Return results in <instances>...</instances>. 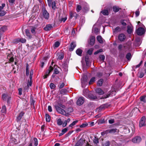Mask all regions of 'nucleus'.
Wrapping results in <instances>:
<instances>
[{"mask_svg": "<svg viewBox=\"0 0 146 146\" xmlns=\"http://www.w3.org/2000/svg\"><path fill=\"white\" fill-rule=\"evenodd\" d=\"M117 129L116 128H113L111 129L106 130L105 131L102 132L101 133L102 135H104L105 134L108 133L112 134L117 132Z\"/></svg>", "mask_w": 146, "mask_h": 146, "instance_id": "f257e3e1", "label": "nucleus"}, {"mask_svg": "<svg viewBox=\"0 0 146 146\" xmlns=\"http://www.w3.org/2000/svg\"><path fill=\"white\" fill-rule=\"evenodd\" d=\"M111 8V7L110 6L105 7V9L101 11V13L104 15H108L109 14V12L110 11Z\"/></svg>", "mask_w": 146, "mask_h": 146, "instance_id": "f03ea898", "label": "nucleus"}, {"mask_svg": "<svg viewBox=\"0 0 146 146\" xmlns=\"http://www.w3.org/2000/svg\"><path fill=\"white\" fill-rule=\"evenodd\" d=\"M55 107L56 110L59 113L63 115L67 116V115L66 114V113L64 110L62 109L58 106H55Z\"/></svg>", "mask_w": 146, "mask_h": 146, "instance_id": "7ed1b4c3", "label": "nucleus"}, {"mask_svg": "<svg viewBox=\"0 0 146 146\" xmlns=\"http://www.w3.org/2000/svg\"><path fill=\"white\" fill-rule=\"evenodd\" d=\"M136 32L137 35L141 36L145 33V30L143 28L140 27L136 30Z\"/></svg>", "mask_w": 146, "mask_h": 146, "instance_id": "20e7f679", "label": "nucleus"}, {"mask_svg": "<svg viewBox=\"0 0 146 146\" xmlns=\"http://www.w3.org/2000/svg\"><path fill=\"white\" fill-rule=\"evenodd\" d=\"M42 13L44 17L46 19L48 20L49 17V14L46 10L45 8H44L42 10Z\"/></svg>", "mask_w": 146, "mask_h": 146, "instance_id": "39448f33", "label": "nucleus"}, {"mask_svg": "<svg viewBox=\"0 0 146 146\" xmlns=\"http://www.w3.org/2000/svg\"><path fill=\"white\" fill-rule=\"evenodd\" d=\"M118 38L120 42H124L125 40L126 36L124 34L121 33L118 36Z\"/></svg>", "mask_w": 146, "mask_h": 146, "instance_id": "423d86ee", "label": "nucleus"}, {"mask_svg": "<svg viewBox=\"0 0 146 146\" xmlns=\"http://www.w3.org/2000/svg\"><path fill=\"white\" fill-rule=\"evenodd\" d=\"M53 70V68L51 66H50L46 72L45 75L43 76L44 79L46 78L49 75L50 72Z\"/></svg>", "mask_w": 146, "mask_h": 146, "instance_id": "0eeeda50", "label": "nucleus"}, {"mask_svg": "<svg viewBox=\"0 0 146 146\" xmlns=\"http://www.w3.org/2000/svg\"><path fill=\"white\" fill-rule=\"evenodd\" d=\"M84 102V99L83 97H80L78 99L76 103L77 105L80 106L82 105Z\"/></svg>", "mask_w": 146, "mask_h": 146, "instance_id": "6e6552de", "label": "nucleus"}, {"mask_svg": "<svg viewBox=\"0 0 146 146\" xmlns=\"http://www.w3.org/2000/svg\"><path fill=\"white\" fill-rule=\"evenodd\" d=\"M87 76L85 75L83 76L82 78L81 79L82 86L83 88L84 87L85 85L86 84V83L87 81Z\"/></svg>", "mask_w": 146, "mask_h": 146, "instance_id": "1a4fd4ad", "label": "nucleus"}, {"mask_svg": "<svg viewBox=\"0 0 146 146\" xmlns=\"http://www.w3.org/2000/svg\"><path fill=\"white\" fill-rule=\"evenodd\" d=\"M141 140V137L138 136H136L133 138L132 139V141L134 143H139Z\"/></svg>", "mask_w": 146, "mask_h": 146, "instance_id": "9d476101", "label": "nucleus"}, {"mask_svg": "<svg viewBox=\"0 0 146 146\" xmlns=\"http://www.w3.org/2000/svg\"><path fill=\"white\" fill-rule=\"evenodd\" d=\"M145 116L142 117L141 118L139 124V125L140 127H142L145 125Z\"/></svg>", "mask_w": 146, "mask_h": 146, "instance_id": "9b49d317", "label": "nucleus"}, {"mask_svg": "<svg viewBox=\"0 0 146 146\" xmlns=\"http://www.w3.org/2000/svg\"><path fill=\"white\" fill-rule=\"evenodd\" d=\"M85 140L83 139H80L76 143L75 146H79L82 145L84 142Z\"/></svg>", "mask_w": 146, "mask_h": 146, "instance_id": "f8f14e48", "label": "nucleus"}, {"mask_svg": "<svg viewBox=\"0 0 146 146\" xmlns=\"http://www.w3.org/2000/svg\"><path fill=\"white\" fill-rule=\"evenodd\" d=\"M82 6L85 11H87L89 9V8L88 5L85 2L82 3Z\"/></svg>", "mask_w": 146, "mask_h": 146, "instance_id": "ddd939ff", "label": "nucleus"}, {"mask_svg": "<svg viewBox=\"0 0 146 146\" xmlns=\"http://www.w3.org/2000/svg\"><path fill=\"white\" fill-rule=\"evenodd\" d=\"M122 29L119 27H117L113 30V33L114 34H116L118 33L121 31Z\"/></svg>", "mask_w": 146, "mask_h": 146, "instance_id": "4468645a", "label": "nucleus"}, {"mask_svg": "<svg viewBox=\"0 0 146 146\" xmlns=\"http://www.w3.org/2000/svg\"><path fill=\"white\" fill-rule=\"evenodd\" d=\"M95 38L94 36H92L90 37L89 44L91 45H93L95 43Z\"/></svg>", "mask_w": 146, "mask_h": 146, "instance_id": "2eb2a0df", "label": "nucleus"}, {"mask_svg": "<svg viewBox=\"0 0 146 146\" xmlns=\"http://www.w3.org/2000/svg\"><path fill=\"white\" fill-rule=\"evenodd\" d=\"M76 46V44L75 42H72L70 44V47L69 50L70 51H72Z\"/></svg>", "mask_w": 146, "mask_h": 146, "instance_id": "dca6fc26", "label": "nucleus"}, {"mask_svg": "<svg viewBox=\"0 0 146 146\" xmlns=\"http://www.w3.org/2000/svg\"><path fill=\"white\" fill-rule=\"evenodd\" d=\"M25 113L23 111H21L17 117V122H18L20 121L22 117L24 115Z\"/></svg>", "mask_w": 146, "mask_h": 146, "instance_id": "f3484780", "label": "nucleus"}, {"mask_svg": "<svg viewBox=\"0 0 146 146\" xmlns=\"http://www.w3.org/2000/svg\"><path fill=\"white\" fill-rule=\"evenodd\" d=\"M96 92L99 95H102L104 94V92L99 88H97L96 90Z\"/></svg>", "mask_w": 146, "mask_h": 146, "instance_id": "a211bd4d", "label": "nucleus"}, {"mask_svg": "<svg viewBox=\"0 0 146 146\" xmlns=\"http://www.w3.org/2000/svg\"><path fill=\"white\" fill-rule=\"evenodd\" d=\"M25 32L26 35L29 39H31L32 38V35H31L29 30L26 29Z\"/></svg>", "mask_w": 146, "mask_h": 146, "instance_id": "6ab92c4d", "label": "nucleus"}, {"mask_svg": "<svg viewBox=\"0 0 146 146\" xmlns=\"http://www.w3.org/2000/svg\"><path fill=\"white\" fill-rule=\"evenodd\" d=\"M52 28V25L49 24L46 25V27H44V29L46 31H48L50 30Z\"/></svg>", "mask_w": 146, "mask_h": 146, "instance_id": "aec40b11", "label": "nucleus"}, {"mask_svg": "<svg viewBox=\"0 0 146 146\" xmlns=\"http://www.w3.org/2000/svg\"><path fill=\"white\" fill-rule=\"evenodd\" d=\"M7 30V27L6 26H3L0 29V34L2 35L4 32H5Z\"/></svg>", "mask_w": 146, "mask_h": 146, "instance_id": "412c9836", "label": "nucleus"}, {"mask_svg": "<svg viewBox=\"0 0 146 146\" xmlns=\"http://www.w3.org/2000/svg\"><path fill=\"white\" fill-rule=\"evenodd\" d=\"M70 18L71 19L73 17H75V18L76 19L78 15L76 13H73L72 11L70 12Z\"/></svg>", "mask_w": 146, "mask_h": 146, "instance_id": "4be33fe9", "label": "nucleus"}, {"mask_svg": "<svg viewBox=\"0 0 146 146\" xmlns=\"http://www.w3.org/2000/svg\"><path fill=\"white\" fill-rule=\"evenodd\" d=\"M32 144L33 143L34 146H37L38 145V141L36 138H34L33 139V141H32Z\"/></svg>", "mask_w": 146, "mask_h": 146, "instance_id": "5701e85b", "label": "nucleus"}, {"mask_svg": "<svg viewBox=\"0 0 146 146\" xmlns=\"http://www.w3.org/2000/svg\"><path fill=\"white\" fill-rule=\"evenodd\" d=\"M82 51L80 48L78 49L76 51V54L79 56H81L82 53Z\"/></svg>", "mask_w": 146, "mask_h": 146, "instance_id": "b1692460", "label": "nucleus"}, {"mask_svg": "<svg viewBox=\"0 0 146 146\" xmlns=\"http://www.w3.org/2000/svg\"><path fill=\"white\" fill-rule=\"evenodd\" d=\"M127 32L128 34H130L133 31V29L130 26H127Z\"/></svg>", "mask_w": 146, "mask_h": 146, "instance_id": "393cba45", "label": "nucleus"}, {"mask_svg": "<svg viewBox=\"0 0 146 146\" xmlns=\"http://www.w3.org/2000/svg\"><path fill=\"white\" fill-rule=\"evenodd\" d=\"M97 39L98 41L100 43L102 44L103 43V41L102 40V37L100 36H98L97 37Z\"/></svg>", "mask_w": 146, "mask_h": 146, "instance_id": "a878e982", "label": "nucleus"}, {"mask_svg": "<svg viewBox=\"0 0 146 146\" xmlns=\"http://www.w3.org/2000/svg\"><path fill=\"white\" fill-rule=\"evenodd\" d=\"M30 27L31 28V32L33 34H35V31L36 29V28L32 26H30Z\"/></svg>", "mask_w": 146, "mask_h": 146, "instance_id": "bb28decb", "label": "nucleus"}, {"mask_svg": "<svg viewBox=\"0 0 146 146\" xmlns=\"http://www.w3.org/2000/svg\"><path fill=\"white\" fill-rule=\"evenodd\" d=\"M45 118L46 121L49 122L50 121L51 118L50 116L48 114H46Z\"/></svg>", "mask_w": 146, "mask_h": 146, "instance_id": "cd10ccee", "label": "nucleus"}, {"mask_svg": "<svg viewBox=\"0 0 146 146\" xmlns=\"http://www.w3.org/2000/svg\"><path fill=\"white\" fill-rule=\"evenodd\" d=\"M108 104H106L102 105L101 106H100V108L101 110H102L103 109H105L106 108H108Z\"/></svg>", "mask_w": 146, "mask_h": 146, "instance_id": "c85d7f7f", "label": "nucleus"}, {"mask_svg": "<svg viewBox=\"0 0 146 146\" xmlns=\"http://www.w3.org/2000/svg\"><path fill=\"white\" fill-rule=\"evenodd\" d=\"M9 96L7 94H4L2 95V98L3 100L6 101Z\"/></svg>", "mask_w": 146, "mask_h": 146, "instance_id": "c756f323", "label": "nucleus"}, {"mask_svg": "<svg viewBox=\"0 0 146 146\" xmlns=\"http://www.w3.org/2000/svg\"><path fill=\"white\" fill-rule=\"evenodd\" d=\"M52 9L54 10L56 8V3L55 1H54L52 2Z\"/></svg>", "mask_w": 146, "mask_h": 146, "instance_id": "7c9ffc66", "label": "nucleus"}, {"mask_svg": "<svg viewBox=\"0 0 146 146\" xmlns=\"http://www.w3.org/2000/svg\"><path fill=\"white\" fill-rule=\"evenodd\" d=\"M82 7L81 5H77L76 7V11L78 12L80 11L82 9Z\"/></svg>", "mask_w": 146, "mask_h": 146, "instance_id": "2f4dec72", "label": "nucleus"}, {"mask_svg": "<svg viewBox=\"0 0 146 146\" xmlns=\"http://www.w3.org/2000/svg\"><path fill=\"white\" fill-rule=\"evenodd\" d=\"M6 111V108L5 106L4 105L2 107L1 112L3 113H5Z\"/></svg>", "mask_w": 146, "mask_h": 146, "instance_id": "473e14b6", "label": "nucleus"}, {"mask_svg": "<svg viewBox=\"0 0 146 146\" xmlns=\"http://www.w3.org/2000/svg\"><path fill=\"white\" fill-rule=\"evenodd\" d=\"M95 79L96 78L94 77L92 78L89 82V84L90 85L94 82L95 81Z\"/></svg>", "mask_w": 146, "mask_h": 146, "instance_id": "72a5a7b5", "label": "nucleus"}, {"mask_svg": "<svg viewBox=\"0 0 146 146\" xmlns=\"http://www.w3.org/2000/svg\"><path fill=\"white\" fill-rule=\"evenodd\" d=\"M26 74L27 76H28L29 75V65L27 64L26 68Z\"/></svg>", "mask_w": 146, "mask_h": 146, "instance_id": "f704fd0d", "label": "nucleus"}, {"mask_svg": "<svg viewBox=\"0 0 146 146\" xmlns=\"http://www.w3.org/2000/svg\"><path fill=\"white\" fill-rule=\"evenodd\" d=\"M104 81L103 79H100L99 80L97 83V84L99 86H102V84L103 82Z\"/></svg>", "mask_w": 146, "mask_h": 146, "instance_id": "c9c22d12", "label": "nucleus"}, {"mask_svg": "<svg viewBox=\"0 0 146 146\" xmlns=\"http://www.w3.org/2000/svg\"><path fill=\"white\" fill-rule=\"evenodd\" d=\"M57 122L58 125H61L63 123V122L60 118H59L57 120Z\"/></svg>", "mask_w": 146, "mask_h": 146, "instance_id": "e433bc0d", "label": "nucleus"}, {"mask_svg": "<svg viewBox=\"0 0 146 146\" xmlns=\"http://www.w3.org/2000/svg\"><path fill=\"white\" fill-rule=\"evenodd\" d=\"M113 11L115 12H118L120 9L119 7L116 6H114L113 7Z\"/></svg>", "mask_w": 146, "mask_h": 146, "instance_id": "4c0bfd02", "label": "nucleus"}, {"mask_svg": "<svg viewBox=\"0 0 146 146\" xmlns=\"http://www.w3.org/2000/svg\"><path fill=\"white\" fill-rule=\"evenodd\" d=\"M93 141L94 143L97 145L99 143L98 139L96 137H95Z\"/></svg>", "mask_w": 146, "mask_h": 146, "instance_id": "58836bf2", "label": "nucleus"}, {"mask_svg": "<svg viewBox=\"0 0 146 146\" xmlns=\"http://www.w3.org/2000/svg\"><path fill=\"white\" fill-rule=\"evenodd\" d=\"M78 122V120H75L72 122L71 124H70L69 126L70 127H72L73 126L75 125Z\"/></svg>", "mask_w": 146, "mask_h": 146, "instance_id": "ea45409f", "label": "nucleus"}, {"mask_svg": "<svg viewBox=\"0 0 146 146\" xmlns=\"http://www.w3.org/2000/svg\"><path fill=\"white\" fill-rule=\"evenodd\" d=\"M6 13V11L4 10H1L0 11V17L4 16Z\"/></svg>", "mask_w": 146, "mask_h": 146, "instance_id": "a19ab883", "label": "nucleus"}, {"mask_svg": "<svg viewBox=\"0 0 146 146\" xmlns=\"http://www.w3.org/2000/svg\"><path fill=\"white\" fill-rule=\"evenodd\" d=\"M33 74V72L32 69L30 72V79L31 80H32V76Z\"/></svg>", "mask_w": 146, "mask_h": 146, "instance_id": "79ce46f5", "label": "nucleus"}, {"mask_svg": "<svg viewBox=\"0 0 146 146\" xmlns=\"http://www.w3.org/2000/svg\"><path fill=\"white\" fill-rule=\"evenodd\" d=\"M93 48H91L88 50L87 52V53L89 55H92V52L93 51Z\"/></svg>", "mask_w": 146, "mask_h": 146, "instance_id": "37998d69", "label": "nucleus"}, {"mask_svg": "<svg viewBox=\"0 0 146 146\" xmlns=\"http://www.w3.org/2000/svg\"><path fill=\"white\" fill-rule=\"evenodd\" d=\"M131 54L130 53H128L126 55V58L128 60H130L131 58Z\"/></svg>", "mask_w": 146, "mask_h": 146, "instance_id": "c03bdc74", "label": "nucleus"}, {"mask_svg": "<svg viewBox=\"0 0 146 146\" xmlns=\"http://www.w3.org/2000/svg\"><path fill=\"white\" fill-rule=\"evenodd\" d=\"M67 19V17L62 18L60 19H59V21H60V23L62 22H63L64 23L66 20Z\"/></svg>", "mask_w": 146, "mask_h": 146, "instance_id": "a18cd8bd", "label": "nucleus"}, {"mask_svg": "<svg viewBox=\"0 0 146 146\" xmlns=\"http://www.w3.org/2000/svg\"><path fill=\"white\" fill-rule=\"evenodd\" d=\"M88 125V123H84L82 124L81 125H80V127L81 128H84L86 127Z\"/></svg>", "mask_w": 146, "mask_h": 146, "instance_id": "49530a36", "label": "nucleus"}, {"mask_svg": "<svg viewBox=\"0 0 146 146\" xmlns=\"http://www.w3.org/2000/svg\"><path fill=\"white\" fill-rule=\"evenodd\" d=\"M49 86L51 89H54L56 87L55 85L53 83H51Z\"/></svg>", "mask_w": 146, "mask_h": 146, "instance_id": "de8ad7c7", "label": "nucleus"}, {"mask_svg": "<svg viewBox=\"0 0 146 146\" xmlns=\"http://www.w3.org/2000/svg\"><path fill=\"white\" fill-rule=\"evenodd\" d=\"M20 42V38L15 39L13 40V42L15 44H17Z\"/></svg>", "mask_w": 146, "mask_h": 146, "instance_id": "09e8293b", "label": "nucleus"}, {"mask_svg": "<svg viewBox=\"0 0 146 146\" xmlns=\"http://www.w3.org/2000/svg\"><path fill=\"white\" fill-rule=\"evenodd\" d=\"M145 96H142L140 97V100L141 101L143 102L144 103H145L146 102L145 98Z\"/></svg>", "mask_w": 146, "mask_h": 146, "instance_id": "8fccbe9b", "label": "nucleus"}, {"mask_svg": "<svg viewBox=\"0 0 146 146\" xmlns=\"http://www.w3.org/2000/svg\"><path fill=\"white\" fill-rule=\"evenodd\" d=\"M67 91V89H62L60 91V93L61 94H65Z\"/></svg>", "mask_w": 146, "mask_h": 146, "instance_id": "3c124183", "label": "nucleus"}, {"mask_svg": "<svg viewBox=\"0 0 146 146\" xmlns=\"http://www.w3.org/2000/svg\"><path fill=\"white\" fill-rule=\"evenodd\" d=\"M64 58V56L62 54H59L58 55V58L59 60H62Z\"/></svg>", "mask_w": 146, "mask_h": 146, "instance_id": "603ef678", "label": "nucleus"}, {"mask_svg": "<svg viewBox=\"0 0 146 146\" xmlns=\"http://www.w3.org/2000/svg\"><path fill=\"white\" fill-rule=\"evenodd\" d=\"M99 58L101 60L104 61L105 60V56L104 55H100Z\"/></svg>", "mask_w": 146, "mask_h": 146, "instance_id": "864d4df0", "label": "nucleus"}, {"mask_svg": "<svg viewBox=\"0 0 146 146\" xmlns=\"http://www.w3.org/2000/svg\"><path fill=\"white\" fill-rule=\"evenodd\" d=\"M125 20H121L120 21V23L123 26H126V23L125 22Z\"/></svg>", "mask_w": 146, "mask_h": 146, "instance_id": "5fc2aeb1", "label": "nucleus"}, {"mask_svg": "<svg viewBox=\"0 0 146 146\" xmlns=\"http://www.w3.org/2000/svg\"><path fill=\"white\" fill-rule=\"evenodd\" d=\"M32 84V80H30V81H29L27 84V87H29L30 86H31Z\"/></svg>", "mask_w": 146, "mask_h": 146, "instance_id": "6e6d98bb", "label": "nucleus"}, {"mask_svg": "<svg viewBox=\"0 0 146 146\" xmlns=\"http://www.w3.org/2000/svg\"><path fill=\"white\" fill-rule=\"evenodd\" d=\"M59 72L58 69L56 68H55L54 70V74H58L59 73Z\"/></svg>", "mask_w": 146, "mask_h": 146, "instance_id": "4d7b16f0", "label": "nucleus"}, {"mask_svg": "<svg viewBox=\"0 0 146 146\" xmlns=\"http://www.w3.org/2000/svg\"><path fill=\"white\" fill-rule=\"evenodd\" d=\"M60 84H61V83H60ZM64 85H65V84H64V83H63V82L62 83H61V84H60L59 85V86H58L59 88V89L62 88L64 87Z\"/></svg>", "mask_w": 146, "mask_h": 146, "instance_id": "13d9d810", "label": "nucleus"}, {"mask_svg": "<svg viewBox=\"0 0 146 146\" xmlns=\"http://www.w3.org/2000/svg\"><path fill=\"white\" fill-rule=\"evenodd\" d=\"M60 44V43L59 42L56 41L54 45L57 48V47H58L59 46Z\"/></svg>", "mask_w": 146, "mask_h": 146, "instance_id": "bf43d9fd", "label": "nucleus"}, {"mask_svg": "<svg viewBox=\"0 0 146 146\" xmlns=\"http://www.w3.org/2000/svg\"><path fill=\"white\" fill-rule=\"evenodd\" d=\"M144 73L143 72H140L139 74V77L140 78H142L144 76Z\"/></svg>", "mask_w": 146, "mask_h": 146, "instance_id": "052dcab7", "label": "nucleus"}, {"mask_svg": "<svg viewBox=\"0 0 146 146\" xmlns=\"http://www.w3.org/2000/svg\"><path fill=\"white\" fill-rule=\"evenodd\" d=\"M110 142L108 141L106 142L102 146H109Z\"/></svg>", "mask_w": 146, "mask_h": 146, "instance_id": "680f3d73", "label": "nucleus"}, {"mask_svg": "<svg viewBox=\"0 0 146 146\" xmlns=\"http://www.w3.org/2000/svg\"><path fill=\"white\" fill-rule=\"evenodd\" d=\"M20 42L23 43H25L26 42V40L25 38H20Z\"/></svg>", "mask_w": 146, "mask_h": 146, "instance_id": "e2e57ef3", "label": "nucleus"}, {"mask_svg": "<svg viewBox=\"0 0 146 146\" xmlns=\"http://www.w3.org/2000/svg\"><path fill=\"white\" fill-rule=\"evenodd\" d=\"M5 3H2L1 6H0V11L2 10L3 8L5 6Z\"/></svg>", "mask_w": 146, "mask_h": 146, "instance_id": "0e129e2a", "label": "nucleus"}, {"mask_svg": "<svg viewBox=\"0 0 146 146\" xmlns=\"http://www.w3.org/2000/svg\"><path fill=\"white\" fill-rule=\"evenodd\" d=\"M68 128L66 127V128L63 129L62 131V132L64 134L68 131Z\"/></svg>", "mask_w": 146, "mask_h": 146, "instance_id": "69168bd1", "label": "nucleus"}, {"mask_svg": "<svg viewBox=\"0 0 146 146\" xmlns=\"http://www.w3.org/2000/svg\"><path fill=\"white\" fill-rule=\"evenodd\" d=\"M140 13L139 10V9H137V10L135 11V14L136 17H138L139 16Z\"/></svg>", "mask_w": 146, "mask_h": 146, "instance_id": "338daca9", "label": "nucleus"}, {"mask_svg": "<svg viewBox=\"0 0 146 146\" xmlns=\"http://www.w3.org/2000/svg\"><path fill=\"white\" fill-rule=\"evenodd\" d=\"M108 122L110 124H112L114 123L115 121L114 119H111L109 120Z\"/></svg>", "mask_w": 146, "mask_h": 146, "instance_id": "774afa93", "label": "nucleus"}]
</instances>
